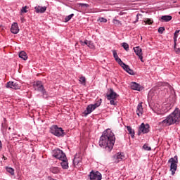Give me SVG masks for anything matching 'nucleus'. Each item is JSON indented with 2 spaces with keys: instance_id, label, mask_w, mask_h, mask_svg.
Returning a JSON list of instances; mask_svg holds the SVG:
<instances>
[{
  "instance_id": "nucleus-1",
  "label": "nucleus",
  "mask_w": 180,
  "mask_h": 180,
  "mask_svg": "<svg viewBox=\"0 0 180 180\" xmlns=\"http://www.w3.org/2000/svg\"><path fill=\"white\" fill-rule=\"evenodd\" d=\"M115 143H116V136L112 129L108 128L104 130L98 142L101 148H105V151L110 153L113 150V147H115Z\"/></svg>"
},
{
  "instance_id": "nucleus-2",
  "label": "nucleus",
  "mask_w": 180,
  "mask_h": 180,
  "mask_svg": "<svg viewBox=\"0 0 180 180\" xmlns=\"http://www.w3.org/2000/svg\"><path fill=\"white\" fill-rule=\"evenodd\" d=\"M180 123V109L176 108L175 110L165 120L159 122V126L162 127H167L174 124H179Z\"/></svg>"
},
{
  "instance_id": "nucleus-3",
  "label": "nucleus",
  "mask_w": 180,
  "mask_h": 180,
  "mask_svg": "<svg viewBox=\"0 0 180 180\" xmlns=\"http://www.w3.org/2000/svg\"><path fill=\"white\" fill-rule=\"evenodd\" d=\"M113 57L115 60V61L124 70V71H127L128 74H130V75H134V72L130 68H129V65H126L123 61H122V59L119 58V56H117V52L114 50L112 51Z\"/></svg>"
},
{
  "instance_id": "nucleus-4",
  "label": "nucleus",
  "mask_w": 180,
  "mask_h": 180,
  "mask_svg": "<svg viewBox=\"0 0 180 180\" xmlns=\"http://www.w3.org/2000/svg\"><path fill=\"white\" fill-rule=\"evenodd\" d=\"M49 133L56 137H64V136H67V133L61 127H58V125H52L49 128Z\"/></svg>"
},
{
  "instance_id": "nucleus-5",
  "label": "nucleus",
  "mask_w": 180,
  "mask_h": 180,
  "mask_svg": "<svg viewBox=\"0 0 180 180\" xmlns=\"http://www.w3.org/2000/svg\"><path fill=\"white\" fill-rule=\"evenodd\" d=\"M119 97V94L115 92V91H110L105 95V98L108 101H110V104L113 105V106H117V98Z\"/></svg>"
},
{
  "instance_id": "nucleus-6",
  "label": "nucleus",
  "mask_w": 180,
  "mask_h": 180,
  "mask_svg": "<svg viewBox=\"0 0 180 180\" xmlns=\"http://www.w3.org/2000/svg\"><path fill=\"white\" fill-rule=\"evenodd\" d=\"M168 163L170 164V169L172 175L174 176L176 169H178V156L175 155L174 158H171L168 160Z\"/></svg>"
},
{
  "instance_id": "nucleus-7",
  "label": "nucleus",
  "mask_w": 180,
  "mask_h": 180,
  "mask_svg": "<svg viewBox=\"0 0 180 180\" xmlns=\"http://www.w3.org/2000/svg\"><path fill=\"white\" fill-rule=\"evenodd\" d=\"M52 156L60 161V160H63V158H65L67 155H65V153H63L61 149L57 148L52 150Z\"/></svg>"
},
{
  "instance_id": "nucleus-8",
  "label": "nucleus",
  "mask_w": 180,
  "mask_h": 180,
  "mask_svg": "<svg viewBox=\"0 0 180 180\" xmlns=\"http://www.w3.org/2000/svg\"><path fill=\"white\" fill-rule=\"evenodd\" d=\"M89 180H102V174L99 171L91 170L88 175Z\"/></svg>"
},
{
  "instance_id": "nucleus-9",
  "label": "nucleus",
  "mask_w": 180,
  "mask_h": 180,
  "mask_svg": "<svg viewBox=\"0 0 180 180\" xmlns=\"http://www.w3.org/2000/svg\"><path fill=\"white\" fill-rule=\"evenodd\" d=\"M141 133H143V134H147V133H150V124H144V122L141 123L139 128L138 136H140Z\"/></svg>"
},
{
  "instance_id": "nucleus-10",
  "label": "nucleus",
  "mask_w": 180,
  "mask_h": 180,
  "mask_svg": "<svg viewBox=\"0 0 180 180\" xmlns=\"http://www.w3.org/2000/svg\"><path fill=\"white\" fill-rule=\"evenodd\" d=\"M122 160H124V153L123 152L117 153L112 156V161L115 164H119Z\"/></svg>"
},
{
  "instance_id": "nucleus-11",
  "label": "nucleus",
  "mask_w": 180,
  "mask_h": 180,
  "mask_svg": "<svg viewBox=\"0 0 180 180\" xmlns=\"http://www.w3.org/2000/svg\"><path fill=\"white\" fill-rule=\"evenodd\" d=\"M8 121L6 118H4V121L1 122V131L3 136H6L8 134Z\"/></svg>"
},
{
  "instance_id": "nucleus-12",
  "label": "nucleus",
  "mask_w": 180,
  "mask_h": 180,
  "mask_svg": "<svg viewBox=\"0 0 180 180\" xmlns=\"http://www.w3.org/2000/svg\"><path fill=\"white\" fill-rule=\"evenodd\" d=\"M134 51L141 60V63H144V60H143V49H141L140 46H136L134 48Z\"/></svg>"
},
{
  "instance_id": "nucleus-13",
  "label": "nucleus",
  "mask_w": 180,
  "mask_h": 180,
  "mask_svg": "<svg viewBox=\"0 0 180 180\" xmlns=\"http://www.w3.org/2000/svg\"><path fill=\"white\" fill-rule=\"evenodd\" d=\"M95 109L96 108H95L94 104H89L87 105L86 110L83 112V116L86 117V116H88V115H91V113H92L93 110H95Z\"/></svg>"
},
{
  "instance_id": "nucleus-14",
  "label": "nucleus",
  "mask_w": 180,
  "mask_h": 180,
  "mask_svg": "<svg viewBox=\"0 0 180 180\" xmlns=\"http://www.w3.org/2000/svg\"><path fill=\"white\" fill-rule=\"evenodd\" d=\"M130 86L131 89H132L133 91H143V89H144V87H143V86L134 82H131Z\"/></svg>"
},
{
  "instance_id": "nucleus-15",
  "label": "nucleus",
  "mask_w": 180,
  "mask_h": 180,
  "mask_svg": "<svg viewBox=\"0 0 180 180\" xmlns=\"http://www.w3.org/2000/svg\"><path fill=\"white\" fill-rule=\"evenodd\" d=\"M6 86V88H10L11 89H20V86L19 84L15 82H8Z\"/></svg>"
},
{
  "instance_id": "nucleus-16",
  "label": "nucleus",
  "mask_w": 180,
  "mask_h": 180,
  "mask_svg": "<svg viewBox=\"0 0 180 180\" xmlns=\"http://www.w3.org/2000/svg\"><path fill=\"white\" fill-rule=\"evenodd\" d=\"M60 161H62L60 162V165L63 169H68V168H70L68 166V159L67 158V156H65V158L61 159Z\"/></svg>"
},
{
  "instance_id": "nucleus-17",
  "label": "nucleus",
  "mask_w": 180,
  "mask_h": 180,
  "mask_svg": "<svg viewBox=\"0 0 180 180\" xmlns=\"http://www.w3.org/2000/svg\"><path fill=\"white\" fill-rule=\"evenodd\" d=\"M11 32L13 34H18L19 33V25L17 22H13L11 25Z\"/></svg>"
},
{
  "instance_id": "nucleus-18",
  "label": "nucleus",
  "mask_w": 180,
  "mask_h": 180,
  "mask_svg": "<svg viewBox=\"0 0 180 180\" xmlns=\"http://www.w3.org/2000/svg\"><path fill=\"white\" fill-rule=\"evenodd\" d=\"M36 13H44L47 11V7L37 6L34 7Z\"/></svg>"
},
{
  "instance_id": "nucleus-19",
  "label": "nucleus",
  "mask_w": 180,
  "mask_h": 180,
  "mask_svg": "<svg viewBox=\"0 0 180 180\" xmlns=\"http://www.w3.org/2000/svg\"><path fill=\"white\" fill-rule=\"evenodd\" d=\"M82 158L78 156V153H76L75 155V158L72 160V164L75 167V165H78L79 162H82Z\"/></svg>"
},
{
  "instance_id": "nucleus-20",
  "label": "nucleus",
  "mask_w": 180,
  "mask_h": 180,
  "mask_svg": "<svg viewBox=\"0 0 180 180\" xmlns=\"http://www.w3.org/2000/svg\"><path fill=\"white\" fill-rule=\"evenodd\" d=\"M39 95V96H42V98H44V99H47V98H51L53 96L47 91H41Z\"/></svg>"
},
{
  "instance_id": "nucleus-21",
  "label": "nucleus",
  "mask_w": 180,
  "mask_h": 180,
  "mask_svg": "<svg viewBox=\"0 0 180 180\" xmlns=\"http://www.w3.org/2000/svg\"><path fill=\"white\" fill-rule=\"evenodd\" d=\"M34 89L37 91H43V89H44V87L43 86V84H41V82L38 81L34 84Z\"/></svg>"
},
{
  "instance_id": "nucleus-22",
  "label": "nucleus",
  "mask_w": 180,
  "mask_h": 180,
  "mask_svg": "<svg viewBox=\"0 0 180 180\" xmlns=\"http://www.w3.org/2000/svg\"><path fill=\"white\" fill-rule=\"evenodd\" d=\"M136 115L140 116V115H143V105L142 103H139L136 107Z\"/></svg>"
},
{
  "instance_id": "nucleus-23",
  "label": "nucleus",
  "mask_w": 180,
  "mask_h": 180,
  "mask_svg": "<svg viewBox=\"0 0 180 180\" xmlns=\"http://www.w3.org/2000/svg\"><path fill=\"white\" fill-rule=\"evenodd\" d=\"M126 127H127L128 134H130L131 139H134V134H136L134 129H131V126H127Z\"/></svg>"
},
{
  "instance_id": "nucleus-24",
  "label": "nucleus",
  "mask_w": 180,
  "mask_h": 180,
  "mask_svg": "<svg viewBox=\"0 0 180 180\" xmlns=\"http://www.w3.org/2000/svg\"><path fill=\"white\" fill-rule=\"evenodd\" d=\"M49 171L52 174H59L60 173V168L58 167H51L49 169Z\"/></svg>"
},
{
  "instance_id": "nucleus-25",
  "label": "nucleus",
  "mask_w": 180,
  "mask_h": 180,
  "mask_svg": "<svg viewBox=\"0 0 180 180\" xmlns=\"http://www.w3.org/2000/svg\"><path fill=\"white\" fill-rule=\"evenodd\" d=\"M160 84L162 86H165L164 89H166L167 91H172V89H174L168 83H160Z\"/></svg>"
},
{
  "instance_id": "nucleus-26",
  "label": "nucleus",
  "mask_w": 180,
  "mask_h": 180,
  "mask_svg": "<svg viewBox=\"0 0 180 180\" xmlns=\"http://www.w3.org/2000/svg\"><path fill=\"white\" fill-rule=\"evenodd\" d=\"M19 57L20 58L24 60V61H26V60H27V54H26V52L25 51L20 52Z\"/></svg>"
},
{
  "instance_id": "nucleus-27",
  "label": "nucleus",
  "mask_w": 180,
  "mask_h": 180,
  "mask_svg": "<svg viewBox=\"0 0 180 180\" xmlns=\"http://www.w3.org/2000/svg\"><path fill=\"white\" fill-rule=\"evenodd\" d=\"M162 20L163 22H169V20H172V16L171 15H163L161 17Z\"/></svg>"
},
{
  "instance_id": "nucleus-28",
  "label": "nucleus",
  "mask_w": 180,
  "mask_h": 180,
  "mask_svg": "<svg viewBox=\"0 0 180 180\" xmlns=\"http://www.w3.org/2000/svg\"><path fill=\"white\" fill-rule=\"evenodd\" d=\"M6 171L12 176L15 175V169L9 167H6Z\"/></svg>"
},
{
  "instance_id": "nucleus-29",
  "label": "nucleus",
  "mask_w": 180,
  "mask_h": 180,
  "mask_svg": "<svg viewBox=\"0 0 180 180\" xmlns=\"http://www.w3.org/2000/svg\"><path fill=\"white\" fill-rule=\"evenodd\" d=\"M102 105V98L98 99L96 101L94 104H93L94 107L96 109V108H99V106Z\"/></svg>"
},
{
  "instance_id": "nucleus-30",
  "label": "nucleus",
  "mask_w": 180,
  "mask_h": 180,
  "mask_svg": "<svg viewBox=\"0 0 180 180\" xmlns=\"http://www.w3.org/2000/svg\"><path fill=\"white\" fill-rule=\"evenodd\" d=\"M80 84H82V85H85L86 82V79L85 78V77L82 76L79 77V79Z\"/></svg>"
},
{
  "instance_id": "nucleus-31",
  "label": "nucleus",
  "mask_w": 180,
  "mask_h": 180,
  "mask_svg": "<svg viewBox=\"0 0 180 180\" xmlns=\"http://www.w3.org/2000/svg\"><path fill=\"white\" fill-rule=\"evenodd\" d=\"M143 148L145 151H151V147L148 146V143H145L143 146Z\"/></svg>"
},
{
  "instance_id": "nucleus-32",
  "label": "nucleus",
  "mask_w": 180,
  "mask_h": 180,
  "mask_svg": "<svg viewBox=\"0 0 180 180\" xmlns=\"http://www.w3.org/2000/svg\"><path fill=\"white\" fill-rule=\"evenodd\" d=\"M73 17H74V14H70V15H68L65 18V22H70V20H71V19H72Z\"/></svg>"
},
{
  "instance_id": "nucleus-33",
  "label": "nucleus",
  "mask_w": 180,
  "mask_h": 180,
  "mask_svg": "<svg viewBox=\"0 0 180 180\" xmlns=\"http://www.w3.org/2000/svg\"><path fill=\"white\" fill-rule=\"evenodd\" d=\"M122 46L123 47V49H124L126 51L129 50V44L124 42L122 44Z\"/></svg>"
},
{
  "instance_id": "nucleus-34",
  "label": "nucleus",
  "mask_w": 180,
  "mask_h": 180,
  "mask_svg": "<svg viewBox=\"0 0 180 180\" xmlns=\"http://www.w3.org/2000/svg\"><path fill=\"white\" fill-rule=\"evenodd\" d=\"M179 34V30H176L174 33V44L176 46V39H178V34Z\"/></svg>"
},
{
  "instance_id": "nucleus-35",
  "label": "nucleus",
  "mask_w": 180,
  "mask_h": 180,
  "mask_svg": "<svg viewBox=\"0 0 180 180\" xmlns=\"http://www.w3.org/2000/svg\"><path fill=\"white\" fill-rule=\"evenodd\" d=\"M145 23L146 25H153V23H154V21L152 19L148 18L145 20Z\"/></svg>"
},
{
  "instance_id": "nucleus-36",
  "label": "nucleus",
  "mask_w": 180,
  "mask_h": 180,
  "mask_svg": "<svg viewBox=\"0 0 180 180\" xmlns=\"http://www.w3.org/2000/svg\"><path fill=\"white\" fill-rule=\"evenodd\" d=\"M88 47H89V49H91L92 50H95V45L94 44V43H92V41H89L88 44Z\"/></svg>"
},
{
  "instance_id": "nucleus-37",
  "label": "nucleus",
  "mask_w": 180,
  "mask_h": 180,
  "mask_svg": "<svg viewBox=\"0 0 180 180\" xmlns=\"http://www.w3.org/2000/svg\"><path fill=\"white\" fill-rule=\"evenodd\" d=\"M98 22H101V23H106V22H108V20L105 18H100L98 19Z\"/></svg>"
},
{
  "instance_id": "nucleus-38",
  "label": "nucleus",
  "mask_w": 180,
  "mask_h": 180,
  "mask_svg": "<svg viewBox=\"0 0 180 180\" xmlns=\"http://www.w3.org/2000/svg\"><path fill=\"white\" fill-rule=\"evenodd\" d=\"M21 13H27V6H25L21 8Z\"/></svg>"
},
{
  "instance_id": "nucleus-39",
  "label": "nucleus",
  "mask_w": 180,
  "mask_h": 180,
  "mask_svg": "<svg viewBox=\"0 0 180 180\" xmlns=\"http://www.w3.org/2000/svg\"><path fill=\"white\" fill-rule=\"evenodd\" d=\"M165 30V28L164 27H160L158 29V32L162 34V33H164Z\"/></svg>"
},
{
  "instance_id": "nucleus-40",
  "label": "nucleus",
  "mask_w": 180,
  "mask_h": 180,
  "mask_svg": "<svg viewBox=\"0 0 180 180\" xmlns=\"http://www.w3.org/2000/svg\"><path fill=\"white\" fill-rule=\"evenodd\" d=\"M174 51H175V53H176V54L180 53V48H176V46H175V44H174Z\"/></svg>"
},
{
  "instance_id": "nucleus-41",
  "label": "nucleus",
  "mask_w": 180,
  "mask_h": 180,
  "mask_svg": "<svg viewBox=\"0 0 180 180\" xmlns=\"http://www.w3.org/2000/svg\"><path fill=\"white\" fill-rule=\"evenodd\" d=\"M90 41L88 40H85L84 41H80V43L82 44V46H84V44H86V46H88V44H89Z\"/></svg>"
},
{
  "instance_id": "nucleus-42",
  "label": "nucleus",
  "mask_w": 180,
  "mask_h": 180,
  "mask_svg": "<svg viewBox=\"0 0 180 180\" xmlns=\"http://www.w3.org/2000/svg\"><path fill=\"white\" fill-rule=\"evenodd\" d=\"M112 22L114 23V25H120V21L117 19H113Z\"/></svg>"
},
{
  "instance_id": "nucleus-43",
  "label": "nucleus",
  "mask_w": 180,
  "mask_h": 180,
  "mask_svg": "<svg viewBox=\"0 0 180 180\" xmlns=\"http://www.w3.org/2000/svg\"><path fill=\"white\" fill-rule=\"evenodd\" d=\"M79 6H88V4H79Z\"/></svg>"
},
{
  "instance_id": "nucleus-44",
  "label": "nucleus",
  "mask_w": 180,
  "mask_h": 180,
  "mask_svg": "<svg viewBox=\"0 0 180 180\" xmlns=\"http://www.w3.org/2000/svg\"><path fill=\"white\" fill-rule=\"evenodd\" d=\"M0 151H2V141H0Z\"/></svg>"
},
{
  "instance_id": "nucleus-45",
  "label": "nucleus",
  "mask_w": 180,
  "mask_h": 180,
  "mask_svg": "<svg viewBox=\"0 0 180 180\" xmlns=\"http://www.w3.org/2000/svg\"><path fill=\"white\" fill-rule=\"evenodd\" d=\"M171 94H172V95H174V96H176V94H175V91H171Z\"/></svg>"
},
{
  "instance_id": "nucleus-46",
  "label": "nucleus",
  "mask_w": 180,
  "mask_h": 180,
  "mask_svg": "<svg viewBox=\"0 0 180 180\" xmlns=\"http://www.w3.org/2000/svg\"><path fill=\"white\" fill-rule=\"evenodd\" d=\"M3 158H4V160H8V158H6V157H5V156H3Z\"/></svg>"
},
{
  "instance_id": "nucleus-47",
  "label": "nucleus",
  "mask_w": 180,
  "mask_h": 180,
  "mask_svg": "<svg viewBox=\"0 0 180 180\" xmlns=\"http://www.w3.org/2000/svg\"><path fill=\"white\" fill-rule=\"evenodd\" d=\"M8 130H9V131L12 130V128L8 127Z\"/></svg>"
},
{
  "instance_id": "nucleus-48",
  "label": "nucleus",
  "mask_w": 180,
  "mask_h": 180,
  "mask_svg": "<svg viewBox=\"0 0 180 180\" xmlns=\"http://www.w3.org/2000/svg\"><path fill=\"white\" fill-rule=\"evenodd\" d=\"M151 92H152V91H149V93H148V95H150V94H151Z\"/></svg>"
},
{
  "instance_id": "nucleus-49",
  "label": "nucleus",
  "mask_w": 180,
  "mask_h": 180,
  "mask_svg": "<svg viewBox=\"0 0 180 180\" xmlns=\"http://www.w3.org/2000/svg\"><path fill=\"white\" fill-rule=\"evenodd\" d=\"M18 136V137H20V135H17Z\"/></svg>"
},
{
  "instance_id": "nucleus-50",
  "label": "nucleus",
  "mask_w": 180,
  "mask_h": 180,
  "mask_svg": "<svg viewBox=\"0 0 180 180\" xmlns=\"http://www.w3.org/2000/svg\"><path fill=\"white\" fill-rule=\"evenodd\" d=\"M13 136L16 135V134H13Z\"/></svg>"
},
{
  "instance_id": "nucleus-51",
  "label": "nucleus",
  "mask_w": 180,
  "mask_h": 180,
  "mask_svg": "<svg viewBox=\"0 0 180 180\" xmlns=\"http://www.w3.org/2000/svg\"><path fill=\"white\" fill-rule=\"evenodd\" d=\"M97 12H101V11H97Z\"/></svg>"
}]
</instances>
